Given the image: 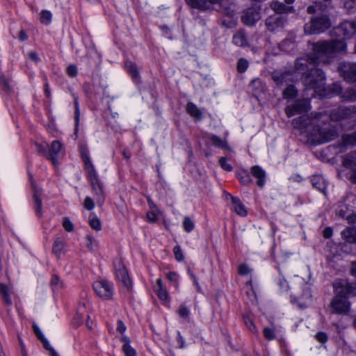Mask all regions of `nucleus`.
Masks as SVG:
<instances>
[{
    "label": "nucleus",
    "mask_w": 356,
    "mask_h": 356,
    "mask_svg": "<svg viewBox=\"0 0 356 356\" xmlns=\"http://www.w3.org/2000/svg\"><path fill=\"white\" fill-rule=\"evenodd\" d=\"M187 4L193 8L202 10H206L210 8L211 4L216 3L211 0H186Z\"/></svg>",
    "instance_id": "obj_23"
},
{
    "label": "nucleus",
    "mask_w": 356,
    "mask_h": 356,
    "mask_svg": "<svg viewBox=\"0 0 356 356\" xmlns=\"http://www.w3.org/2000/svg\"><path fill=\"white\" fill-rule=\"evenodd\" d=\"M33 330H34V332L35 334V335L38 337V338L41 341L42 339L45 338L42 334V332H41V330H40V328L38 327V326L33 323Z\"/></svg>",
    "instance_id": "obj_59"
},
{
    "label": "nucleus",
    "mask_w": 356,
    "mask_h": 356,
    "mask_svg": "<svg viewBox=\"0 0 356 356\" xmlns=\"http://www.w3.org/2000/svg\"><path fill=\"white\" fill-rule=\"evenodd\" d=\"M335 293L342 294L346 298L356 296V282H349L346 280H341L334 284Z\"/></svg>",
    "instance_id": "obj_7"
},
{
    "label": "nucleus",
    "mask_w": 356,
    "mask_h": 356,
    "mask_svg": "<svg viewBox=\"0 0 356 356\" xmlns=\"http://www.w3.org/2000/svg\"><path fill=\"white\" fill-rule=\"evenodd\" d=\"M74 107H75V134L78 131L79 124L80 111L77 97H74Z\"/></svg>",
    "instance_id": "obj_44"
},
{
    "label": "nucleus",
    "mask_w": 356,
    "mask_h": 356,
    "mask_svg": "<svg viewBox=\"0 0 356 356\" xmlns=\"http://www.w3.org/2000/svg\"><path fill=\"white\" fill-rule=\"evenodd\" d=\"M187 112L193 117L200 118L202 113L197 106L192 102H188L186 106Z\"/></svg>",
    "instance_id": "obj_37"
},
{
    "label": "nucleus",
    "mask_w": 356,
    "mask_h": 356,
    "mask_svg": "<svg viewBox=\"0 0 356 356\" xmlns=\"http://www.w3.org/2000/svg\"><path fill=\"white\" fill-rule=\"evenodd\" d=\"M354 223L355 225L353 227H348L341 232L342 238L350 243H356V216Z\"/></svg>",
    "instance_id": "obj_25"
},
{
    "label": "nucleus",
    "mask_w": 356,
    "mask_h": 356,
    "mask_svg": "<svg viewBox=\"0 0 356 356\" xmlns=\"http://www.w3.org/2000/svg\"><path fill=\"white\" fill-rule=\"evenodd\" d=\"M29 177L33 191V199L35 202V212L38 216H40L42 215V200L40 199V190L36 188L33 181V176L29 175Z\"/></svg>",
    "instance_id": "obj_22"
},
{
    "label": "nucleus",
    "mask_w": 356,
    "mask_h": 356,
    "mask_svg": "<svg viewBox=\"0 0 356 356\" xmlns=\"http://www.w3.org/2000/svg\"><path fill=\"white\" fill-rule=\"evenodd\" d=\"M250 270L245 264H241L238 267V273L241 275H245L250 273Z\"/></svg>",
    "instance_id": "obj_58"
},
{
    "label": "nucleus",
    "mask_w": 356,
    "mask_h": 356,
    "mask_svg": "<svg viewBox=\"0 0 356 356\" xmlns=\"http://www.w3.org/2000/svg\"><path fill=\"white\" fill-rule=\"evenodd\" d=\"M248 67V62L245 58H240L237 63V70L240 73H243Z\"/></svg>",
    "instance_id": "obj_46"
},
{
    "label": "nucleus",
    "mask_w": 356,
    "mask_h": 356,
    "mask_svg": "<svg viewBox=\"0 0 356 356\" xmlns=\"http://www.w3.org/2000/svg\"><path fill=\"white\" fill-rule=\"evenodd\" d=\"M233 42L238 47H245L248 44L247 36L243 31H238L233 36Z\"/></svg>",
    "instance_id": "obj_30"
},
{
    "label": "nucleus",
    "mask_w": 356,
    "mask_h": 356,
    "mask_svg": "<svg viewBox=\"0 0 356 356\" xmlns=\"http://www.w3.org/2000/svg\"><path fill=\"white\" fill-rule=\"evenodd\" d=\"M1 297H2L3 302H5V304L6 305L9 306V305H12V300H11L10 296L8 294V293L5 295L1 296Z\"/></svg>",
    "instance_id": "obj_64"
},
{
    "label": "nucleus",
    "mask_w": 356,
    "mask_h": 356,
    "mask_svg": "<svg viewBox=\"0 0 356 356\" xmlns=\"http://www.w3.org/2000/svg\"><path fill=\"white\" fill-rule=\"evenodd\" d=\"M63 226L67 232H72L74 229V225L68 218L63 219Z\"/></svg>",
    "instance_id": "obj_52"
},
{
    "label": "nucleus",
    "mask_w": 356,
    "mask_h": 356,
    "mask_svg": "<svg viewBox=\"0 0 356 356\" xmlns=\"http://www.w3.org/2000/svg\"><path fill=\"white\" fill-rule=\"evenodd\" d=\"M298 90L293 84L286 86L282 93L284 99H292L297 96Z\"/></svg>",
    "instance_id": "obj_34"
},
{
    "label": "nucleus",
    "mask_w": 356,
    "mask_h": 356,
    "mask_svg": "<svg viewBox=\"0 0 356 356\" xmlns=\"http://www.w3.org/2000/svg\"><path fill=\"white\" fill-rule=\"evenodd\" d=\"M88 178L89 179L92 189L96 195V202L99 206H102L104 200V192L103 185L98 179L95 169L87 171Z\"/></svg>",
    "instance_id": "obj_6"
},
{
    "label": "nucleus",
    "mask_w": 356,
    "mask_h": 356,
    "mask_svg": "<svg viewBox=\"0 0 356 356\" xmlns=\"http://www.w3.org/2000/svg\"><path fill=\"white\" fill-rule=\"evenodd\" d=\"M173 252L175 254V258L178 261H181L184 260V254L182 250L179 245H176L173 248Z\"/></svg>",
    "instance_id": "obj_49"
},
{
    "label": "nucleus",
    "mask_w": 356,
    "mask_h": 356,
    "mask_svg": "<svg viewBox=\"0 0 356 356\" xmlns=\"http://www.w3.org/2000/svg\"><path fill=\"white\" fill-rule=\"evenodd\" d=\"M250 87L252 89L255 95L264 90V84L259 79L252 80Z\"/></svg>",
    "instance_id": "obj_36"
},
{
    "label": "nucleus",
    "mask_w": 356,
    "mask_h": 356,
    "mask_svg": "<svg viewBox=\"0 0 356 356\" xmlns=\"http://www.w3.org/2000/svg\"><path fill=\"white\" fill-rule=\"evenodd\" d=\"M80 154L87 171L95 169L90 156L89 150L86 145H81L79 147Z\"/></svg>",
    "instance_id": "obj_26"
},
{
    "label": "nucleus",
    "mask_w": 356,
    "mask_h": 356,
    "mask_svg": "<svg viewBox=\"0 0 356 356\" xmlns=\"http://www.w3.org/2000/svg\"><path fill=\"white\" fill-rule=\"evenodd\" d=\"M261 19V14L256 8H248L242 16V22L248 26L254 25Z\"/></svg>",
    "instance_id": "obj_16"
},
{
    "label": "nucleus",
    "mask_w": 356,
    "mask_h": 356,
    "mask_svg": "<svg viewBox=\"0 0 356 356\" xmlns=\"http://www.w3.org/2000/svg\"><path fill=\"white\" fill-rule=\"evenodd\" d=\"M237 177L244 184H249L252 181L251 175L247 170H241L237 173Z\"/></svg>",
    "instance_id": "obj_38"
},
{
    "label": "nucleus",
    "mask_w": 356,
    "mask_h": 356,
    "mask_svg": "<svg viewBox=\"0 0 356 356\" xmlns=\"http://www.w3.org/2000/svg\"><path fill=\"white\" fill-rule=\"evenodd\" d=\"M311 181L315 188L326 195L327 184L321 175H313L311 177Z\"/></svg>",
    "instance_id": "obj_24"
},
{
    "label": "nucleus",
    "mask_w": 356,
    "mask_h": 356,
    "mask_svg": "<svg viewBox=\"0 0 356 356\" xmlns=\"http://www.w3.org/2000/svg\"><path fill=\"white\" fill-rule=\"evenodd\" d=\"M167 278L171 282H178V275L175 272H169L166 275Z\"/></svg>",
    "instance_id": "obj_61"
},
{
    "label": "nucleus",
    "mask_w": 356,
    "mask_h": 356,
    "mask_svg": "<svg viewBox=\"0 0 356 356\" xmlns=\"http://www.w3.org/2000/svg\"><path fill=\"white\" fill-rule=\"evenodd\" d=\"M50 284L53 289L58 288V286H61L62 284L60 283L59 277L56 275L52 276Z\"/></svg>",
    "instance_id": "obj_56"
},
{
    "label": "nucleus",
    "mask_w": 356,
    "mask_h": 356,
    "mask_svg": "<svg viewBox=\"0 0 356 356\" xmlns=\"http://www.w3.org/2000/svg\"><path fill=\"white\" fill-rule=\"evenodd\" d=\"M331 305L334 311L337 314H346L350 308V302L348 300V298L342 294H338V293H336Z\"/></svg>",
    "instance_id": "obj_12"
},
{
    "label": "nucleus",
    "mask_w": 356,
    "mask_h": 356,
    "mask_svg": "<svg viewBox=\"0 0 356 356\" xmlns=\"http://www.w3.org/2000/svg\"><path fill=\"white\" fill-rule=\"evenodd\" d=\"M77 67L74 65H70L67 68V74L70 77H75L77 75Z\"/></svg>",
    "instance_id": "obj_54"
},
{
    "label": "nucleus",
    "mask_w": 356,
    "mask_h": 356,
    "mask_svg": "<svg viewBox=\"0 0 356 356\" xmlns=\"http://www.w3.org/2000/svg\"><path fill=\"white\" fill-rule=\"evenodd\" d=\"M344 101H356V86H353L347 89L341 95Z\"/></svg>",
    "instance_id": "obj_35"
},
{
    "label": "nucleus",
    "mask_w": 356,
    "mask_h": 356,
    "mask_svg": "<svg viewBox=\"0 0 356 356\" xmlns=\"http://www.w3.org/2000/svg\"><path fill=\"white\" fill-rule=\"evenodd\" d=\"M343 165L352 170L350 180L356 184V149L345 155L343 158Z\"/></svg>",
    "instance_id": "obj_14"
},
{
    "label": "nucleus",
    "mask_w": 356,
    "mask_h": 356,
    "mask_svg": "<svg viewBox=\"0 0 356 356\" xmlns=\"http://www.w3.org/2000/svg\"><path fill=\"white\" fill-rule=\"evenodd\" d=\"M355 34L356 21H345L334 27L331 31L332 36L343 41L344 39H348Z\"/></svg>",
    "instance_id": "obj_5"
},
{
    "label": "nucleus",
    "mask_w": 356,
    "mask_h": 356,
    "mask_svg": "<svg viewBox=\"0 0 356 356\" xmlns=\"http://www.w3.org/2000/svg\"><path fill=\"white\" fill-rule=\"evenodd\" d=\"M340 70L343 76V78L347 81H356V63H343L340 65Z\"/></svg>",
    "instance_id": "obj_15"
},
{
    "label": "nucleus",
    "mask_w": 356,
    "mask_h": 356,
    "mask_svg": "<svg viewBox=\"0 0 356 356\" xmlns=\"http://www.w3.org/2000/svg\"><path fill=\"white\" fill-rule=\"evenodd\" d=\"M286 22V17L278 14L269 16L265 22L267 29L271 32L282 30Z\"/></svg>",
    "instance_id": "obj_11"
},
{
    "label": "nucleus",
    "mask_w": 356,
    "mask_h": 356,
    "mask_svg": "<svg viewBox=\"0 0 356 356\" xmlns=\"http://www.w3.org/2000/svg\"><path fill=\"white\" fill-rule=\"evenodd\" d=\"M93 289L98 296L102 298L109 300L113 296V286L106 280L96 281L93 284Z\"/></svg>",
    "instance_id": "obj_9"
},
{
    "label": "nucleus",
    "mask_w": 356,
    "mask_h": 356,
    "mask_svg": "<svg viewBox=\"0 0 356 356\" xmlns=\"http://www.w3.org/2000/svg\"><path fill=\"white\" fill-rule=\"evenodd\" d=\"M154 290L160 300H166L168 299V293L164 287L163 280L161 278L157 279Z\"/></svg>",
    "instance_id": "obj_27"
},
{
    "label": "nucleus",
    "mask_w": 356,
    "mask_h": 356,
    "mask_svg": "<svg viewBox=\"0 0 356 356\" xmlns=\"http://www.w3.org/2000/svg\"><path fill=\"white\" fill-rule=\"evenodd\" d=\"M317 64L314 63L310 55L305 57L298 58L295 62V71L301 74L302 76L310 72L312 67H316Z\"/></svg>",
    "instance_id": "obj_10"
},
{
    "label": "nucleus",
    "mask_w": 356,
    "mask_h": 356,
    "mask_svg": "<svg viewBox=\"0 0 356 356\" xmlns=\"http://www.w3.org/2000/svg\"><path fill=\"white\" fill-rule=\"evenodd\" d=\"M51 17L50 11L44 10L40 13V21L42 24H49L51 21Z\"/></svg>",
    "instance_id": "obj_45"
},
{
    "label": "nucleus",
    "mask_w": 356,
    "mask_h": 356,
    "mask_svg": "<svg viewBox=\"0 0 356 356\" xmlns=\"http://www.w3.org/2000/svg\"><path fill=\"white\" fill-rule=\"evenodd\" d=\"M178 314L182 318H187L189 316L190 311L184 305H180L178 310Z\"/></svg>",
    "instance_id": "obj_55"
},
{
    "label": "nucleus",
    "mask_w": 356,
    "mask_h": 356,
    "mask_svg": "<svg viewBox=\"0 0 356 356\" xmlns=\"http://www.w3.org/2000/svg\"><path fill=\"white\" fill-rule=\"evenodd\" d=\"M122 341L124 342L122 348L125 356H136L135 349L130 346V339L127 337H123Z\"/></svg>",
    "instance_id": "obj_31"
},
{
    "label": "nucleus",
    "mask_w": 356,
    "mask_h": 356,
    "mask_svg": "<svg viewBox=\"0 0 356 356\" xmlns=\"http://www.w3.org/2000/svg\"><path fill=\"white\" fill-rule=\"evenodd\" d=\"M311 298L312 293L309 288L304 289L302 296L299 298L291 296V302H296L300 308L305 307L307 302L311 300Z\"/></svg>",
    "instance_id": "obj_20"
},
{
    "label": "nucleus",
    "mask_w": 356,
    "mask_h": 356,
    "mask_svg": "<svg viewBox=\"0 0 356 356\" xmlns=\"http://www.w3.org/2000/svg\"><path fill=\"white\" fill-rule=\"evenodd\" d=\"M331 25L330 17L321 13L313 16L310 21L305 24L304 29L305 33L309 34H319L330 28Z\"/></svg>",
    "instance_id": "obj_4"
},
{
    "label": "nucleus",
    "mask_w": 356,
    "mask_h": 356,
    "mask_svg": "<svg viewBox=\"0 0 356 356\" xmlns=\"http://www.w3.org/2000/svg\"><path fill=\"white\" fill-rule=\"evenodd\" d=\"M264 337L268 340H272L275 338V334L273 329L265 327L263 331Z\"/></svg>",
    "instance_id": "obj_48"
},
{
    "label": "nucleus",
    "mask_w": 356,
    "mask_h": 356,
    "mask_svg": "<svg viewBox=\"0 0 356 356\" xmlns=\"http://www.w3.org/2000/svg\"><path fill=\"white\" fill-rule=\"evenodd\" d=\"M28 56L31 60H32L35 63H38L40 61V58L35 51H30L28 54Z\"/></svg>",
    "instance_id": "obj_60"
},
{
    "label": "nucleus",
    "mask_w": 356,
    "mask_h": 356,
    "mask_svg": "<svg viewBox=\"0 0 356 356\" xmlns=\"http://www.w3.org/2000/svg\"><path fill=\"white\" fill-rule=\"evenodd\" d=\"M356 145V131L351 134H343L341 136V141L339 144L341 152L344 151L348 147Z\"/></svg>",
    "instance_id": "obj_21"
},
{
    "label": "nucleus",
    "mask_w": 356,
    "mask_h": 356,
    "mask_svg": "<svg viewBox=\"0 0 356 356\" xmlns=\"http://www.w3.org/2000/svg\"><path fill=\"white\" fill-rule=\"evenodd\" d=\"M83 206L87 210H92L95 207L92 199L90 197H86L83 202Z\"/></svg>",
    "instance_id": "obj_53"
},
{
    "label": "nucleus",
    "mask_w": 356,
    "mask_h": 356,
    "mask_svg": "<svg viewBox=\"0 0 356 356\" xmlns=\"http://www.w3.org/2000/svg\"><path fill=\"white\" fill-rule=\"evenodd\" d=\"M89 224L90 226L96 231H99L102 229V223L97 217H92L91 218V216H90L89 219Z\"/></svg>",
    "instance_id": "obj_43"
},
{
    "label": "nucleus",
    "mask_w": 356,
    "mask_h": 356,
    "mask_svg": "<svg viewBox=\"0 0 356 356\" xmlns=\"http://www.w3.org/2000/svg\"><path fill=\"white\" fill-rule=\"evenodd\" d=\"M115 269L116 277L127 289L131 287V282L129 277L128 272L122 260H118L115 263Z\"/></svg>",
    "instance_id": "obj_13"
},
{
    "label": "nucleus",
    "mask_w": 356,
    "mask_h": 356,
    "mask_svg": "<svg viewBox=\"0 0 356 356\" xmlns=\"http://www.w3.org/2000/svg\"><path fill=\"white\" fill-rule=\"evenodd\" d=\"M289 76H291V74L289 72L273 74V79L277 86H287L290 84L289 83Z\"/></svg>",
    "instance_id": "obj_28"
},
{
    "label": "nucleus",
    "mask_w": 356,
    "mask_h": 356,
    "mask_svg": "<svg viewBox=\"0 0 356 356\" xmlns=\"http://www.w3.org/2000/svg\"><path fill=\"white\" fill-rule=\"evenodd\" d=\"M0 82L3 86L4 90L6 91L9 92V91L11 90V88H10V86L9 85V81L5 77L4 75H2L0 77Z\"/></svg>",
    "instance_id": "obj_57"
},
{
    "label": "nucleus",
    "mask_w": 356,
    "mask_h": 356,
    "mask_svg": "<svg viewBox=\"0 0 356 356\" xmlns=\"http://www.w3.org/2000/svg\"><path fill=\"white\" fill-rule=\"evenodd\" d=\"M302 82L307 90H321L325 85L324 72L318 67H312L310 72L302 76Z\"/></svg>",
    "instance_id": "obj_3"
},
{
    "label": "nucleus",
    "mask_w": 356,
    "mask_h": 356,
    "mask_svg": "<svg viewBox=\"0 0 356 356\" xmlns=\"http://www.w3.org/2000/svg\"><path fill=\"white\" fill-rule=\"evenodd\" d=\"M125 67L129 74L131 76L132 79L135 81H138L140 76V73L136 65L131 61H127L125 63Z\"/></svg>",
    "instance_id": "obj_32"
},
{
    "label": "nucleus",
    "mask_w": 356,
    "mask_h": 356,
    "mask_svg": "<svg viewBox=\"0 0 356 356\" xmlns=\"http://www.w3.org/2000/svg\"><path fill=\"white\" fill-rule=\"evenodd\" d=\"M63 248H64L63 243L60 239L57 238L54 243L52 252L58 257H59L62 252Z\"/></svg>",
    "instance_id": "obj_41"
},
{
    "label": "nucleus",
    "mask_w": 356,
    "mask_h": 356,
    "mask_svg": "<svg viewBox=\"0 0 356 356\" xmlns=\"http://www.w3.org/2000/svg\"><path fill=\"white\" fill-rule=\"evenodd\" d=\"M35 146L37 147V151L39 154H42L43 156H45L47 157L48 152L47 151L48 145L47 143L44 144H39L35 143Z\"/></svg>",
    "instance_id": "obj_50"
},
{
    "label": "nucleus",
    "mask_w": 356,
    "mask_h": 356,
    "mask_svg": "<svg viewBox=\"0 0 356 356\" xmlns=\"http://www.w3.org/2000/svg\"><path fill=\"white\" fill-rule=\"evenodd\" d=\"M323 237L325 238H329L332 236V229L331 227H326L323 230Z\"/></svg>",
    "instance_id": "obj_63"
},
{
    "label": "nucleus",
    "mask_w": 356,
    "mask_h": 356,
    "mask_svg": "<svg viewBox=\"0 0 356 356\" xmlns=\"http://www.w3.org/2000/svg\"><path fill=\"white\" fill-rule=\"evenodd\" d=\"M117 330L122 334L126 330V326L121 320L118 321Z\"/></svg>",
    "instance_id": "obj_62"
},
{
    "label": "nucleus",
    "mask_w": 356,
    "mask_h": 356,
    "mask_svg": "<svg viewBox=\"0 0 356 356\" xmlns=\"http://www.w3.org/2000/svg\"><path fill=\"white\" fill-rule=\"evenodd\" d=\"M250 173L257 179V185L263 188L266 184V173L259 165H254L250 168Z\"/></svg>",
    "instance_id": "obj_18"
},
{
    "label": "nucleus",
    "mask_w": 356,
    "mask_h": 356,
    "mask_svg": "<svg viewBox=\"0 0 356 356\" xmlns=\"http://www.w3.org/2000/svg\"><path fill=\"white\" fill-rule=\"evenodd\" d=\"M346 43L339 39L320 40L312 44V52L309 54L317 65L330 63L334 54L346 51Z\"/></svg>",
    "instance_id": "obj_2"
},
{
    "label": "nucleus",
    "mask_w": 356,
    "mask_h": 356,
    "mask_svg": "<svg viewBox=\"0 0 356 356\" xmlns=\"http://www.w3.org/2000/svg\"><path fill=\"white\" fill-rule=\"evenodd\" d=\"M195 225L193 220L188 216L184 217L183 221V227L184 229L189 233L194 229Z\"/></svg>",
    "instance_id": "obj_42"
},
{
    "label": "nucleus",
    "mask_w": 356,
    "mask_h": 356,
    "mask_svg": "<svg viewBox=\"0 0 356 356\" xmlns=\"http://www.w3.org/2000/svg\"><path fill=\"white\" fill-rule=\"evenodd\" d=\"M209 138L214 146L231 151V148L227 145L226 140L221 139L216 135H211Z\"/></svg>",
    "instance_id": "obj_33"
},
{
    "label": "nucleus",
    "mask_w": 356,
    "mask_h": 356,
    "mask_svg": "<svg viewBox=\"0 0 356 356\" xmlns=\"http://www.w3.org/2000/svg\"><path fill=\"white\" fill-rule=\"evenodd\" d=\"M295 0H284V2H273L271 3V8L275 10L276 14L289 13L294 12L292 4Z\"/></svg>",
    "instance_id": "obj_17"
},
{
    "label": "nucleus",
    "mask_w": 356,
    "mask_h": 356,
    "mask_svg": "<svg viewBox=\"0 0 356 356\" xmlns=\"http://www.w3.org/2000/svg\"><path fill=\"white\" fill-rule=\"evenodd\" d=\"M243 320L246 327L251 332L254 334L258 333V330L257 329V327L255 326L252 318L250 316L243 315Z\"/></svg>",
    "instance_id": "obj_40"
},
{
    "label": "nucleus",
    "mask_w": 356,
    "mask_h": 356,
    "mask_svg": "<svg viewBox=\"0 0 356 356\" xmlns=\"http://www.w3.org/2000/svg\"><path fill=\"white\" fill-rule=\"evenodd\" d=\"M315 338L318 342L321 343H325L328 339L327 334L324 332H317L315 335Z\"/></svg>",
    "instance_id": "obj_51"
},
{
    "label": "nucleus",
    "mask_w": 356,
    "mask_h": 356,
    "mask_svg": "<svg viewBox=\"0 0 356 356\" xmlns=\"http://www.w3.org/2000/svg\"><path fill=\"white\" fill-rule=\"evenodd\" d=\"M86 312V303H80L76 309V318L79 324H81L83 321L84 314Z\"/></svg>",
    "instance_id": "obj_39"
},
{
    "label": "nucleus",
    "mask_w": 356,
    "mask_h": 356,
    "mask_svg": "<svg viewBox=\"0 0 356 356\" xmlns=\"http://www.w3.org/2000/svg\"><path fill=\"white\" fill-rule=\"evenodd\" d=\"M311 118L300 117L298 119L300 127L312 136L316 138L318 143H324L335 139L338 133L330 121L356 120V106H339L326 113H312Z\"/></svg>",
    "instance_id": "obj_1"
},
{
    "label": "nucleus",
    "mask_w": 356,
    "mask_h": 356,
    "mask_svg": "<svg viewBox=\"0 0 356 356\" xmlns=\"http://www.w3.org/2000/svg\"><path fill=\"white\" fill-rule=\"evenodd\" d=\"M62 145L58 140H54L49 149L47 159H49L55 165L57 163L58 154L62 151Z\"/></svg>",
    "instance_id": "obj_19"
},
{
    "label": "nucleus",
    "mask_w": 356,
    "mask_h": 356,
    "mask_svg": "<svg viewBox=\"0 0 356 356\" xmlns=\"http://www.w3.org/2000/svg\"><path fill=\"white\" fill-rule=\"evenodd\" d=\"M310 108V101L309 99L296 100L291 105L285 108V113L288 117L307 112Z\"/></svg>",
    "instance_id": "obj_8"
},
{
    "label": "nucleus",
    "mask_w": 356,
    "mask_h": 356,
    "mask_svg": "<svg viewBox=\"0 0 356 356\" xmlns=\"http://www.w3.org/2000/svg\"><path fill=\"white\" fill-rule=\"evenodd\" d=\"M219 165L222 169L229 172L232 171L233 169L232 165L227 163V159L225 157L220 158Z\"/></svg>",
    "instance_id": "obj_47"
},
{
    "label": "nucleus",
    "mask_w": 356,
    "mask_h": 356,
    "mask_svg": "<svg viewBox=\"0 0 356 356\" xmlns=\"http://www.w3.org/2000/svg\"><path fill=\"white\" fill-rule=\"evenodd\" d=\"M232 202L234 205V210L241 216H247V210L245 205L241 202V200L236 197L231 196Z\"/></svg>",
    "instance_id": "obj_29"
}]
</instances>
